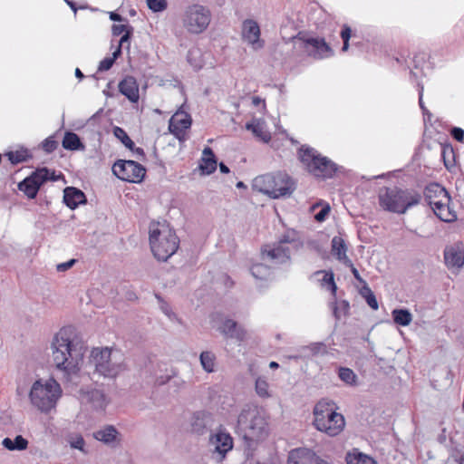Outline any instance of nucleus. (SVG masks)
Returning <instances> with one entry per match:
<instances>
[{
    "instance_id": "obj_1",
    "label": "nucleus",
    "mask_w": 464,
    "mask_h": 464,
    "mask_svg": "<svg viewBox=\"0 0 464 464\" xmlns=\"http://www.w3.org/2000/svg\"><path fill=\"white\" fill-rule=\"evenodd\" d=\"M71 329L63 328L53 337L51 349L52 357L57 369L70 374L79 370L85 348L71 340Z\"/></svg>"
},
{
    "instance_id": "obj_2",
    "label": "nucleus",
    "mask_w": 464,
    "mask_h": 464,
    "mask_svg": "<svg viewBox=\"0 0 464 464\" xmlns=\"http://www.w3.org/2000/svg\"><path fill=\"white\" fill-rule=\"evenodd\" d=\"M90 363L94 368V373L107 379H115L126 370L121 352L110 347L93 348L90 355Z\"/></svg>"
},
{
    "instance_id": "obj_3",
    "label": "nucleus",
    "mask_w": 464,
    "mask_h": 464,
    "mask_svg": "<svg viewBox=\"0 0 464 464\" xmlns=\"http://www.w3.org/2000/svg\"><path fill=\"white\" fill-rule=\"evenodd\" d=\"M150 245L154 256L167 261L179 246L176 232L166 223H151L150 226Z\"/></svg>"
},
{
    "instance_id": "obj_4",
    "label": "nucleus",
    "mask_w": 464,
    "mask_h": 464,
    "mask_svg": "<svg viewBox=\"0 0 464 464\" xmlns=\"http://www.w3.org/2000/svg\"><path fill=\"white\" fill-rule=\"evenodd\" d=\"M337 407L332 401L321 400L313 411L315 429L331 437L342 432L345 426L344 417L336 411Z\"/></svg>"
},
{
    "instance_id": "obj_5",
    "label": "nucleus",
    "mask_w": 464,
    "mask_h": 464,
    "mask_svg": "<svg viewBox=\"0 0 464 464\" xmlns=\"http://www.w3.org/2000/svg\"><path fill=\"white\" fill-rule=\"evenodd\" d=\"M421 195L413 189H401L397 187L384 188L379 194L380 206L387 211L404 214L420 204Z\"/></svg>"
},
{
    "instance_id": "obj_6",
    "label": "nucleus",
    "mask_w": 464,
    "mask_h": 464,
    "mask_svg": "<svg viewBox=\"0 0 464 464\" xmlns=\"http://www.w3.org/2000/svg\"><path fill=\"white\" fill-rule=\"evenodd\" d=\"M237 429L247 441H258L268 434L267 422L256 407L243 409L237 419Z\"/></svg>"
},
{
    "instance_id": "obj_7",
    "label": "nucleus",
    "mask_w": 464,
    "mask_h": 464,
    "mask_svg": "<svg viewBox=\"0 0 464 464\" xmlns=\"http://www.w3.org/2000/svg\"><path fill=\"white\" fill-rule=\"evenodd\" d=\"M299 159L307 171L317 178L331 179L338 170L334 162L310 147H301Z\"/></svg>"
},
{
    "instance_id": "obj_8",
    "label": "nucleus",
    "mask_w": 464,
    "mask_h": 464,
    "mask_svg": "<svg viewBox=\"0 0 464 464\" xmlns=\"http://www.w3.org/2000/svg\"><path fill=\"white\" fill-rule=\"evenodd\" d=\"M61 395V388L59 383L53 379H50L42 383L36 381L30 392V400L34 406L44 412H48L54 408Z\"/></svg>"
},
{
    "instance_id": "obj_9",
    "label": "nucleus",
    "mask_w": 464,
    "mask_h": 464,
    "mask_svg": "<svg viewBox=\"0 0 464 464\" xmlns=\"http://www.w3.org/2000/svg\"><path fill=\"white\" fill-rule=\"evenodd\" d=\"M211 22V12L208 7L193 4L188 5L182 14L183 27L192 34L203 33Z\"/></svg>"
},
{
    "instance_id": "obj_10",
    "label": "nucleus",
    "mask_w": 464,
    "mask_h": 464,
    "mask_svg": "<svg viewBox=\"0 0 464 464\" xmlns=\"http://www.w3.org/2000/svg\"><path fill=\"white\" fill-rule=\"evenodd\" d=\"M298 245L296 240L284 235L278 242L262 247V259L275 265L284 264L289 261L292 248H296Z\"/></svg>"
},
{
    "instance_id": "obj_11",
    "label": "nucleus",
    "mask_w": 464,
    "mask_h": 464,
    "mask_svg": "<svg viewBox=\"0 0 464 464\" xmlns=\"http://www.w3.org/2000/svg\"><path fill=\"white\" fill-rule=\"evenodd\" d=\"M47 180H56L53 172H50L47 168L38 169L30 176L18 183V188L24 195L33 199L37 196L41 186Z\"/></svg>"
},
{
    "instance_id": "obj_12",
    "label": "nucleus",
    "mask_w": 464,
    "mask_h": 464,
    "mask_svg": "<svg viewBox=\"0 0 464 464\" xmlns=\"http://www.w3.org/2000/svg\"><path fill=\"white\" fill-rule=\"evenodd\" d=\"M233 438L224 430H218L209 436L208 449L211 458L217 463H221L227 454L233 449Z\"/></svg>"
},
{
    "instance_id": "obj_13",
    "label": "nucleus",
    "mask_w": 464,
    "mask_h": 464,
    "mask_svg": "<svg viewBox=\"0 0 464 464\" xmlns=\"http://www.w3.org/2000/svg\"><path fill=\"white\" fill-rule=\"evenodd\" d=\"M113 174L121 180L139 183L145 177V168L134 160H117L112 166Z\"/></svg>"
},
{
    "instance_id": "obj_14",
    "label": "nucleus",
    "mask_w": 464,
    "mask_h": 464,
    "mask_svg": "<svg viewBox=\"0 0 464 464\" xmlns=\"http://www.w3.org/2000/svg\"><path fill=\"white\" fill-rule=\"evenodd\" d=\"M304 52L314 59H324L334 54L332 48L324 38L298 36Z\"/></svg>"
},
{
    "instance_id": "obj_15",
    "label": "nucleus",
    "mask_w": 464,
    "mask_h": 464,
    "mask_svg": "<svg viewBox=\"0 0 464 464\" xmlns=\"http://www.w3.org/2000/svg\"><path fill=\"white\" fill-rule=\"evenodd\" d=\"M261 31L258 24L252 19H246L242 24V39L255 51L264 47L265 42L260 38Z\"/></svg>"
},
{
    "instance_id": "obj_16",
    "label": "nucleus",
    "mask_w": 464,
    "mask_h": 464,
    "mask_svg": "<svg viewBox=\"0 0 464 464\" xmlns=\"http://www.w3.org/2000/svg\"><path fill=\"white\" fill-rule=\"evenodd\" d=\"M274 182L272 183L273 190L272 198H279L282 197H289L295 190V182L285 172L273 173Z\"/></svg>"
},
{
    "instance_id": "obj_17",
    "label": "nucleus",
    "mask_w": 464,
    "mask_h": 464,
    "mask_svg": "<svg viewBox=\"0 0 464 464\" xmlns=\"http://www.w3.org/2000/svg\"><path fill=\"white\" fill-rule=\"evenodd\" d=\"M288 464H327L314 451L305 448L291 450L287 459Z\"/></svg>"
},
{
    "instance_id": "obj_18",
    "label": "nucleus",
    "mask_w": 464,
    "mask_h": 464,
    "mask_svg": "<svg viewBox=\"0 0 464 464\" xmlns=\"http://www.w3.org/2000/svg\"><path fill=\"white\" fill-rule=\"evenodd\" d=\"M218 332L227 339L242 342L246 339V331L236 321L230 318L224 319L218 327Z\"/></svg>"
},
{
    "instance_id": "obj_19",
    "label": "nucleus",
    "mask_w": 464,
    "mask_h": 464,
    "mask_svg": "<svg viewBox=\"0 0 464 464\" xmlns=\"http://www.w3.org/2000/svg\"><path fill=\"white\" fill-rule=\"evenodd\" d=\"M212 425V414L204 411L194 412L190 419V430L197 435L205 434Z\"/></svg>"
},
{
    "instance_id": "obj_20",
    "label": "nucleus",
    "mask_w": 464,
    "mask_h": 464,
    "mask_svg": "<svg viewBox=\"0 0 464 464\" xmlns=\"http://www.w3.org/2000/svg\"><path fill=\"white\" fill-rule=\"evenodd\" d=\"M191 126L190 116L184 111L176 112L169 121V131L174 134L178 139L184 136L185 131Z\"/></svg>"
},
{
    "instance_id": "obj_21",
    "label": "nucleus",
    "mask_w": 464,
    "mask_h": 464,
    "mask_svg": "<svg viewBox=\"0 0 464 464\" xmlns=\"http://www.w3.org/2000/svg\"><path fill=\"white\" fill-rule=\"evenodd\" d=\"M444 261L449 268H461L464 266V246L454 245L444 250Z\"/></svg>"
},
{
    "instance_id": "obj_22",
    "label": "nucleus",
    "mask_w": 464,
    "mask_h": 464,
    "mask_svg": "<svg viewBox=\"0 0 464 464\" xmlns=\"http://www.w3.org/2000/svg\"><path fill=\"white\" fill-rule=\"evenodd\" d=\"M95 440L104 443L107 446L115 448L120 444L121 434L112 425H106L93 433Z\"/></svg>"
},
{
    "instance_id": "obj_23",
    "label": "nucleus",
    "mask_w": 464,
    "mask_h": 464,
    "mask_svg": "<svg viewBox=\"0 0 464 464\" xmlns=\"http://www.w3.org/2000/svg\"><path fill=\"white\" fill-rule=\"evenodd\" d=\"M425 201L430 206H434L437 200L450 201L448 191L438 183H430L424 189Z\"/></svg>"
},
{
    "instance_id": "obj_24",
    "label": "nucleus",
    "mask_w": 464,
    "mask_h": 464,
    "mask_svg": "<svg viewBox=\"0 0 464 464\" xmlns=\"http://www.w3.org/2000/svg\"><path fill=\"white\" fill-rule=\"evenodd\" d=\"M82 399L96 410H103L108 404L105 393L98 389L82 392Z\"/></svg>"
},
{
    "instance_id": "obj_25",
    "label": "nucleus",
    "mask_w": 464,
    "mask_h": 464,
    "mask_svg": "<svg viewBox=\"0 0 464 464\" xmlns=\"http://www.w3.org/2000/svg\"><path fill=\"white\" fill-rule=\"evenodd\" d=\"M119 91L130 102H137L139 101V85L132 76H127L119 83Z\"/></svg>"
},
{
    "instance_id": "obj_26",
    "label": "nucleus",
    "mask_w": 464,
    "mask_h": 464,
    "mask_svg": "<svg viewBox=\"0 0 464 464\" xmlns=\"http://www.w3.org/2000/svg\"><path fill=\"white\" fill-rule=\"evenodd\" d=\"M63 202L71 209H74L80 204L86 202V197L81 189L74 187H67L63 191Z\"/></svg>"
},
{
    "instance_id": "obj_27",
    "label": "nucleus",
    "mask_w": 464,
    "mask_h": 464,
    "mask_svg": "<svg viewBox=\"0 0 464 464\" xmlns=\"http://www.w3.org/2000/svg\"><path fill=\"white\" fill-rule=\"evenodd\" d=\"M430 208L434 214L444 222H452L457 219L456 212L450 207V201L437 200L435 205Z\"/></svg>"
},
{
    "instance_id": "obj_28",
    "label": "nucleus",
    "mask_w": 464,
    "mask_h": 464,
    "mask_svg": "<svg viewBox=\"0 0 464 464\" xmlns=\"http://www.w3.org/2000/svg\"><path fill=\"white\" fill-rule=\"evenodd\" d=\"M274 182L273 173L258 176L253 179V189L266 194L272 198L273 190L272 183Z\"/></svg>"
},
{
    "instance_id": "obj_29",
    "label": "nucleus",
    "mask_w": 464,
    "mask_h": 464,
    "mask_svg": "<svg viewBox=\"0 0 464 464\" xmlns=\"http://www.w3.org/2000/svg\"><path fill=\"white\" fill-rule=\"evenodd\" d=\"M246 129L252 131V133L265 143H267L270 139V133L266 130V122L261 119H254L246 124Z\"/></svg>"
},
{
    "instance_id": "obj_30",
    "label": "nucleus",
    "mask_w": 464,
    "mask_h": 464,
    "mask_svg": "<svg viewBox=\"0 0 464 464\" xmlns=\"http://www.w3.org/2000/svg\"><path fill=\"white\" fill-rule=\"evenodd\" d=\"M347 246L341 237H334L332 239V254L345 266H352V260L346 255Z\"/></svg>"
},
{
    "instance_id": "obj_31",
    "label": "nucleus",
    "mask_w": 464,
    "mask_h": 464,
    "mask_svg": "<svg viewBox=\"0 0 464 464\" xmlns=\"http://www.w3.org/2000/svg\"><path fill=\"white\" fill-rule=\"evenodd\" d=\"M199 168L202 173L208 175L213 173L217 169V160L213 150L209 147H206L203 150V158Z\"/></svg>"
},
{
    "instance_id": "obj_32",
    "label": "nucleus",
    "mask_w": 464,
    "mask_h": 464,
    "mask_svg": "<svg viewBox=\"0 0 464 464\" xmlns=\"http://www.w3.org/2000/svg\"><path fill=\"white\" fill-rule=\"evenodd\" d=\"M2 445L8 450H24L27 449L28 441L23 436L17 435L14 440L5 438Z\"/></svg>"
},
{
    "instance_id": "obj_33",
    "label": "nucleus",
    "mask_w": 464,
    "mask_h": 464,
    "mask_svg": "<svg viewBox=\"0 0 464 464\" xmlns=\"http://www.w3.org/2000/svg\"><path fill=\"white\" fill-rule=\"evenodd\" d=\"M63 147L69 150H77L84 148L79 136L72 131L65 133L63 140Z\"/></svg>"
},
{
    "instance_id": "obj_34",
    "label": "nucleus",
    "mask_w": 464,
    "mask_h": 464,
    "mask_svg": "<svg viewBox=\"0 0 464 464\" xmlns=\"http://www.w3.org/2000/svg\"><path fill=\"white\" fill-rule=\"evenodd\" d=\"M216 360L215 353L210 351H204L199 355L200 364L203 370L208 373L215 372Z\"/></svg>"
},
{
    "instance_id": "obj_35",
    "label": "nucleus",
    "mask_w": 464,
    "mask_h": 464,
    "mask_svg": "<svg viewBox=\"0 0 464 464\" xmlns=\"http://www.w3.org/2000/svg\"><path fill=\"white\" fill-rule=\"evenodd\" d=\"M395 324L408 326L412 321V314L408 309H394L392 313Z\"/></svg>"
},
{
    "instance_id": "obj_36",
    "label": "nucleus",
    "mask_w": 464,
    "mask_h": 464,
    "mask_svg": "<svg viewBox=\"0 0 464 464\" xmlns=\"http://www.w3.org/2000/svg\"><path fill=\"white\" fill-rule=\"evenodd\" d=\"M338 377L347 385L355 386L357 384V375L350 368L339 367Z\"/></svg>"
},
{
    "instance_id": "obj_37",
    "label": "nucleus",
    "mask_w": 464,
    "mask_h": 464,
    "mask_svg": "<svg viewBox=\"0 0 464 464\" xmlns=\"http://www.w3.org/2000/svg\"><path fill=\"white\" fill-rule=\"evenodd\" d=\"M346 462L347 464H377L372 458L361 452L349 453Z\"/></svg>"
},
{
    "instance_id": "obj_38",
    "label": "nucleus",
    "mask_w": 464,
    "mask_h": 464,
    "mask_svg": "<svg viewBox=\"0 0 464 464\" xmlns=\"http://www.w3.org/2000/svg\"><path fill=\"white\" fill-rule=\"evenodd\" d=\"M66 441L71 448L79 450L83 453H87V450H85V441L81 434L70 433L66 437Z\"/></svg>"
},
{
    "instance_id": "obj_39",
    "label": "nucleus",
    "mask_w": 464,
    "mask_h": 464,
    "mask_svg": "<svg viewBox=\"0 0 464 464\" xmlns=\"http://www.w3.org/2000/svg\"><path fill=\"white\" fill-rule=\"evenodd\" d=\"M250 271L255 278L260 280L267 279L271 275L270 267L265 264L253 265Z\"/></svg>"
},
{
    "instance_id": "obj_40",
    "label": "nucleus",
    "mask_w": 464,
    "mask_h": 464,
    "mask_svg": "<svg viewBox=\"0 0 464 464\" xmlns=\"http://www.w3.org/2000/svg\"><path fill=\"white\" fill-rule=\"evenodd\" d=\"M333 314L336 320H340L342 316L346 315L350 309L349 302L346 300H342L339 302H334L333 304Z\"/></svg>"
},
{
    "instance_id": "obj_41",
    "label": "nucleus",
    "mask_w": 464,
    "mask_h": 464,
    "mask_svg": "<svg viewBox=\"0 0 464 464\" xmlns=\"http://www.w3.org/2000/svg\"><path fill=\"white\" fill-rule=\"evenodd\" d=\"M113 133L115 137L119 139L126 148L129 150H133L135 144L123 129L120 127H114Z\"/></svg>"
},
{
    "instance_id": "obj_42",
    "label": "nucleus",
    "mask_w": 464,
    "mask_h": 464,
    "mask_svg": "<svg viewBox=\"0 0 464 464\" xmlns=\"http://www.w3.org/2000/svg\"><path fill=\"white\" fill-rule=\"evenodd\" d=\"M6 156L12 164H18L26 161L29 155L26 150L9 151Z\"/></svg>"
},
{
    "instance_id": "obj_43",
    "label": "nucleus",
    "mask_w": 464,
    "mask_h": 464,
    "mask_svg": "<svg viewBox=\"0 0 464 464\" xmlns=\"http://www.w3.org/2000/svg\"><path fill=\"white\" fill-rule=\"evenodd\" d=\"M256 392L257 395L262 398L270 397L269 385L266 379H264L262 377H258L256 380Z\"/></svg>"
},
{
    "instance_id": "obj_44",
    "label": "nucleus",
    "mask_w": 464,
    "mask_h": 464,
    "mask_svg": "<svg viewBox=\"0 0 464 464\" xmlns=\"http://www.w3.org/2000/svg\"><path fill=\"white\" fill-rule=\"evenodd\" d=\"M362 295L364 296L367 304L373 310H377L379 305L373 292L368 285H364L362 290Z\"/></svg>"
},
{
    "instance_id": "obj_45",
    "label": "nucleus",
    "mask_w": 464,
    "mask_h": 464,
    "mask_svg": "<svg viewBox=\"0 0 464 464\" xmlns=\"http://www.w3.org/2000/svg\"><path fill=\"white\" fill-rule=\"evenodd\" d=\"M148 7L154 13L163 12L168 7L167 0H146Z\"/></svg>"
},
{
    "instance_id": "obj_46",
    "label": "nucleus",
    "mask_w": 464,
    "mask_h": 464,
    "mask_svg": "<svg viewBox=\"0 0 464 464\" xmlns=\"http://www.w3.org/2000/svg\"><path fill=\"white\" fill-rule=\"evenodd\" d=\"M322 283L323 285H327L328 288L331 290L332 294L335 295L337 286L334 283V276L333 272H324Z\"/></svg>"
},
{
    "instance_id": "obj_47",
    "label": "nucleus",
    "mask_w": 464,
    "mask_h": 464,
    "mask_svg": "<svg viewBox=\"0 0 464 464\" xmlns=\"http://www.w3.org/2000/svg\"><path fill=\"white\" fill-rule=\"evenodd\" d=\"M351 34H352L351 28L347 24H344L343 26V29H342V32H341V37H342L343 42V47H342V51L343 52H346L348 50V48H349V40L351 38Z\"/></svg>"
},
{
    "instance_id": "obj_48",
    "label": "nucleus",
    "mask_w": 464,
    "mask_h": 464,
    "mask_svg": "<svg viewBox=\"0 0 464 464\" xmlns=\"http://www.w3.org/2000/svg\"><path fill=\"white\" fill-rule=\"evenodd\" d=\"M57 146H58V143L53 139V136H50V137L46 138L42 142V148L47 153H51V152L54 151L56 150Z\"/></svg>"
},
{
    "instance_id": "obj_49",
    "label": "nucleus",
    "mask_w": 464,
    "mask_h": 464,
    "mask_svg": "<svg viewBox=\"0 0 464 464\" xmlns=\"http://www.w3.org/2000/svg\"><path fill=\"white\" fill-rule=\"evenodd\" d=\"M128 30H133V28L130 25L126 24H113L111 27V32L114 36L125 34Z\"/></svg>"
},
{
    "instance_id": "obj_50",
    "label": "nucleus",
    "mask_w": 464,
    "mask_h": 464,
    "mask_svg": "<svg viewBox=\"0 0 464 464\" xmlns=\"http://www.w3.org/2000/svg\"><path fill=\"white\" fill-rule=\"evenodd\" d=\"M114 63V58L106 57L102 61H101L98 70L100 72H104L110 70Z\"/></svg>"
},
{
    "instance_id": "obj_51",
    "label": "nucleus",
    "mask_w": 464,
    "mask_h": 464,
    "mask_svg": "<svg viewBox=\"0 0 464 464\" xmlns=\"http://www.w3.org/2000/svg\"><path fill=\"white\" fill-rule=\"evenodd\" d=\"M310 350L313 354H324L326 353V346L323 343H314L310 345Z\"/></svg>"
},
{
    "instance_id": "obj_52",
    "label": "nucleus",
    "mask_w": 464,
    "mask_h": 464,
    "mask_svg": "<svg viewBox=\"0 0 464 464\" xmlns=\"http://www.w3.org/2000/svg\"><path fill=\"white\" fill-rule=\"evenodd\" d=\"M330 212V207L329 206H325L319 212H317L314 216V218L316 221L318 222H322L325 219L326 216L329 214Z\"/></svg>"
},
{
    "instance_id": "obj_53",
    "label": "nucleus",
    "mask_w": 464,
    "mask_h": 464,
    "mask_svg": "<svg viewBox=\"0 0 464 464\" xmlns=\"http://www.w3.org/2000/svg\"><path fill=\"white\" fill-rule=\"evenodd\" d=\"M418 88H419V90H418L419 91V105H420L422 112L425 114V113H428V110L425 107L424 102H423L424 87H423V85L418 83Z\"/></svg>"
},
{
    "instance_id": "obj_54",
    "label": "nucleus",
    "mask_w": 464,
    "mask_h": 464,
    "mask_svg": "<svg viewBox=\"0 0 464 464\" xmlns=\"http://www.w3.org/2000/svg\"><path fill=\"white\" fill-rule=\"evenodd\" d=\"M451 135L456 140L462 141L464 139V130L461 128L454 127L451 130Z\"/></svg>"
},
{
    "instance_id": "obj_55",
    "label": "nucleus",
    "mask_w": 464,
    "mask_h": 464,
    "mask_svg": "<svg viewBox=\"0 0 464 464\" xmlns=\"http://www.w3.org/2000/svg\"><path fill=\"white\" fill-rule=\"evenodd\" d=\"M75 263V259H71L67 262L58 264L56 266L57 271L59 272H64L68 269H70Z\"/></svg>"
},
{
    "instance_id": "obj_56",
    "label": "nucleus",
    "mask_w": 464,
    "mask_h": 464,
    "mask_svg": "<svg viewBox=\"0 0 464 464\" xmlns=\"http://www.w3.org/2000/svg\"><path fill=\"white\" fill-rule=\"evenodd\" d=\"M173 378V374H168L165 376H158L155 379V384L158 386H161L166 384L167 382H170Z\"/></svg>"
},
{
    "instance_id": "obj_57",
    "label": "nucleus",
    "mask_w": 464,
    "mask_h": 464,
    "mask_svg": "<svg viewBox=\"0 0 464 464\" xmlns=\"http://www.w3.org/2000/svg\"><path fill=\"white\" fill-rule=\"evenodd\" d=\"M347 266L351 268V272H352L353 276H354V278H355L358 282H360V283L363 284L364 285H367L366 282L362 278V276H360V274H359V272H358L357 268H356V267H354V266H353V263H352V266Z\"/></svg>"
},
{
    "instance_id": "obj_58",
    "label": "nucleus",
    "mask_w": 464,
    "mask_h": 464,
    "mask_svg": "<svg viewBox=\"0 0 464 464\" xmlns=\"http://www.w3.org/2000/svg\"><path fill=\"white\" fill-rule=\"evenodd\" d=\"M133 30H128L120 39L119 45L122 46L125 43H129Z\"/></svg>"
},
{
    "instance_id": "obj_59",
    "label": "nucleus",
    "mask_w": 464,
    "mask_h": 464,
    "mask_svg": "<svg viewBox=\"0 0 464 464\" xmlns=\"http://www.w3.org/2000/svg\"><path fill=\"white\" fill-rule=\"evenodd\" d=\"M171 382H172V384H174L177 387L175 392H178L179 390L182 389L186 384V382L183 380H181L179 378H176L174 375L171 380Z\"/></svg>"
},
{
    "instance_id": "obj_60",
    "label": "nucleus",
    "mask_w": 464,
    "mask_h": 464,
    "mask_svg": "<svg viewBox=\"0 0 464 464\" xmlns=\"http://www.w3.org/2000/svg\"><path fill=\"white\" fill-rule=\"evenodd\" d=\"M110 19L115 22H121L123 20L121 14L114 12L110 13Z\"/></svg>"
},
{
    "instance_id": "obj_61",
    "label": "nucleus",
    "mask_w": 464,
    "mask_h": 464,
    "mask_svg": "<svg viewBox=\"0 0 464 464\" xmlns=\"http://www.w3.org/2000/svg\"><path fill=\"white\" fill-rule=\"evenodd\" d=\"M197 53V51H194V50H189L188 53V61L197 69H199L201 67V65L199 64H193L192 63V56L194 55V53Z\"/></svg>"
},
{
    "instance_id": "obj_62",
    "label": "nucleus",
    "mask_w": 464,
    "mask_h": 464,
    "mask_svg": "<svg viewBox=\"0 0 464 464\" xmlns=\"http://www.w3.org/2000/svg\"><path fill=\"white\" fill-rule=\"evenodd\" d=\"M163 313L169 317L171 318L174 314L170 311L169 307L167 304H163L161 306Z\"/></svg>"
},
{
    "instance_id": "obj_63",
    "label": "nucleus",
    "mask_w": 464,
    "mask_h": 464,
    "mask_svg": "<svg viewBox=\"0 0 464 464\" xmlns=\"http://www.w3.org/2000/svg\"><path fill=\"white\" fill-rule=\"evenodd\" d=\"M66 2V4L71 7V9L74 12V14H76L77 12V7H76V5L74 2L72 1H70V0H64Z\"/></svg>"
},
{
    "instance_id": "obj_64",
    "label": "nucleus",
    "mask_w": 464,
    "mask_h": 464,
    "mask_svg": "<svg viewBox=\"0 0 464 464\" xmlns=\"http://www.w3.org/2000/svg\"><path fill=\"white\" fill-rule=\"evenodd\" d=\"M219 169H220V171H221L222 173H225V174H227V173H228V172H229V169H228V167H227V165H225L223 162H221V163L219 164Z\"/></svg>"
}]
</instances>
